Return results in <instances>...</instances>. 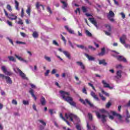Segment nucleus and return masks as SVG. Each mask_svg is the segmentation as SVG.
Masks as SVG:
<instances>
[{"instance_id": "412c9836", "label": "nucleus", "mask_w": 130, "mask_h": 130, "mask_svg": "<svg viewBox=\"0 0 130 130\" xmlns=\"http://www.w3.org/2000/svg\"><path fill=\"white\" fill-rule=\"evenodd\" d=\"M105 54V48H102L101 49V52L99 53L98 55L99 56H103Z\"/></svg>"}, {"instance_id": "58836bf2", "label": "nucleus", "mask_w": 130, "mask_h": 130, "mask_svg": "<svg viewBox=\"0 0 130 130\" xmlns=\"http://www.w3.org/2000/svg\"><path fill=\"white\" fill-rule=\"evenodd\" d=\"M126 118H130L129 112L127 110H126Z\"/></svg>"}, {"instance_id": "4c0bfd02", "label": "nucleus", "mask_w": 130, "mask_h": 130, "mask_svg": "<svg viewBox=\"0 0 130 130\" xmlns=\"http://www.w3.org/2000/svg\"><path fill=\"white\" fill-rule=\"evenodd\" d=\"M88 116L89 120H93V116L92 115V114L89 113L88 114Z\"/></svg>"}, {"instance_id": "aec40b11", "label": "nucleus", "mask_w": 130, "mask_h": 130, "mask_svg": "<svg viewBox=\"0 0 130 130\" xmlns=\"http://www.w3.org/2000/svg\"><path fill=\"white\" fill-rule=\"evenodd\" d=\"M60 2L63 5L62 7V9H64V10H66V9L68 8V3H67V2L63 1L62 0H60Z\"/></svg>"}, {"instance_id": "bf43d9fd", "label": "nucleus", "mask_w": 130, "mask_h": 130, "mask_svg": "<svg viewBox=\"0 0 130 130\" xmlns=\"http://www.w3.org/2000/svg\"><path fill=\"white\" fill-rule=\"evenodd\" d=\"M49 112L51 114V115H52L53 113H55V112H53V110L52 109H50L49 110Z\"/></svg>"}, {"instance_id": "20e7f679", "label": "nucleus", "mask_w": 130, "mask_h": 130, "mask_svg": "<svg viewBox=\"0 0 130 130\" xmlns=\"http://www.w3.org/2000/svg\"><path fill=\"white\" fill-rule=\"evenodd\" d=\"M4 12L5 14V16L9 19V20H11V21H15L18 19V16H16L14 13L8 14V12L6 9H4Z\"/></svg>"}, {"instance_id": "69168bd1", "label": "nucleus", "mask_w": 130, "mask_h": 130, "mask_svg": "<svg viewBox=\"0 0 130 130\" xmlns=\"http://www.w3.org/2000/svg\"><path fill=\"white\" fill-rule=\"evenodd\" d=\"M20 35L21 36H22V37H26V34L24 33V32H20Z\"/></svg>"}, {"instance_id": "8fccbe9b", "label": "nucleus", "mask_w": 130, "mask_h": 130, "mask_svg": "<svg viewBox=\"0 0 130 130\" xmlns=\"http://www.w3.org/2000/svg\"><path fill=\"white\" fill-rule=\"evenodd\" d=\"M47 12H48V13H49V14H52V11H51L50 7H47Z\"/></svg>"}, {"instance_id": "49530a36", "label": "nucleus", "mask_w": 130, "mask_h": 130, "mask_svg": "<svg viewBox=\"0 0 130 130\" xmlns=\"http://www.w3.org/2000/svg\"><path fill=\"white\" fill-rule=\"evenodd\" d=\"M110 106H111V102H110V101H109L106 105V107L107 108H109V107H110Z\"/></svg>"}, {"instance_id": "9b49d317", "label": "nucleus", "mask_w": 130, "mask_h": 130, "mask_svg": "<svg viewBox=\"0 0 130 130\" xmlns=\"http://www.w3.org/2000/svg\"><path fill=\"white\" fill-rule=\"evenodd\" d=\"M14 56H15V57L17 58L18 60H20V61H23V62H24L25 63H26V64H28V60H25L24 58H23V57L16 54L14 55Z\"/></svg>"}, {"instance_id": "864d4df0", "label": "nucleus", "mask_w": 130, "mask_h": 130, "mask_svg": "<svg viewBox=\"0 0 130 130\" xmlns=\"http://www.w3.org/2000/svg\"><path fill=\"white\" fill-rule=\"evenodd\" d=\"M17 24L19 25H23V20H22L21 19H19V21L17 22Z\"/></svg>"}, {"instance_id": "e2e57ef3", "label": "nucleus", "mask_w": 130, "mask_h": 130, "mask_svg": "<svg viewBox=\"0 0 130 130\" xmlns=\"http://www.w3.org/2000/svg\"><path fill=\"white\" fill-rule=\"evenodd\" d=\"M123 45H124V47H125V48H129L130 49V45L129 44H126L125 43V44H123Z\"/></svg>"}, {"instance_id": "bb28decb", "label": "nucleus", "mask_w": 130, "mask_h": 130, "mask_svg": "<svg viewBox=\"0 0 130 130\" xmlns=\"http://www.w3.org/2000/svg\"><path fill=\"white\" fill-rule=\"evenodd\" d=\"M99 64H103V66H107V62H105V59L99 60Z\"/></svg>"}, {"instance_id": "338daca9", "label": "nucleus", "mask_w": 130, "mask_h": 130, "mask_svg": "<svg viewBox=\"0 0 130 130\" xmlns=\"http://www.w3.org/2000/svg\"><path fill=\"white\" fill-rule=\"evenodd\" d=\"M50 71L49 70H47L46 72L45 73V76L47 77L48 76V74H49Z\"/></svg>"}, {"instance_id": "6e6552de", "label": "nucleus", "mask_w": 130, "mask_h": 130, "mask_svg": "<svg viewBox=\"0 0 130 130\" xmlns=\"http://www.w3.org/2000/svg\"><path fill=\"white\" fill-rule=\"evenodd\" d=\"M79 101H80V102H81V103H83V104H84V105H86V103H87V104H88L90 107H92V108L94 107V105L91 103V102H90V101H89L88 99H86L85 101H84V100L80 99Z\"/></svg>"}, {"instance_id": "4be33fe9", "label": "nucleus", "mask_w": 130, "mask_h": 130, "mask_svg": "<svg viewBox=\"0 0 130 130\" xmlns=\"http://www.w3.org/2000/svg\"><path fill=\"white\" fill-rule=\"evenodd\" d=\"M40 102L41 104L43 106H44V105H45V104H46V101L45 100V98H44V96H41L40 99Z\"/></svg>"}, {"instance_id": "a19ab883", "label": "nucleus", "mask_w": 130, "mask_h": 130, "mask_svg": "<svg viewBox=\"0 0 130 130\" xmlns=\"http://www.w3.org/2000/svg\"><path fill=\"white\" fill-rule=\"evenodd\" d=\"M30 13L31 9H30V7H28L27 9L26 10V13L29 16H30Z\"/></svg>"}, {"instance_id": "a878e982", "label": "nucleus", "mask_w": 130, "mask_h": 130, "mask_svg": "<svg viewBox=\"0 0 130 130\" xmlns=\"http://www.w3.org/2000/svg\"><path fill=\"white\" fill-rule=\"evenodd\" d=\"M8 58L10 61H13V62H16V61H17L16 58H15V57H14L13 56H8Z\"/></svg>"}, {"instance_id": "423d86ee", "label": "nucleus", "mask_w": 130, "mask_h": 130, "mask_svg": "<svg viewBox=\"0 0 130 130\" xmlns=\"http://www.w3.org/2000/svg\"><path fill=\"white\" fill-rule=\"evenodd\" d=\"M14 71L16 73H19V76L22 77V79H23L24 80H28V78L26 77V74L23 73L20 69L17 68L14 69Z\"/></svg>"}, {"instance_id": "c85d7f7f", "label": "nucleus", "mask_w": 130, "mask_h": 130, "mask_svg": "<svg viewBox=\"0 0 130 130\" xmlns=\"http://www.w3.org/2000/svg\"><path fill=\"white\" fill-rule=\"evenodd\" d=\"M15 4V9L17 11H20V8H19V2L16 0H14Z\"/></svg>"}, {"instance_id": "2f4dec72", "label": "nucleus", "mask_w": 130, "mask_h": 130, "mask_svg": "<svg viewBox=\"0 0 130 130\" xmlns=\"http://www.w3.org/2000/svg\"><path fill=\"white\" fill-rule=\"evenodd\" d=\"M76 127L77 130H82V125L79 123L76 124Z\"/></svg>"}, {"instance_id": "6ab92c4d", "label": "nucleus", "mask_w": 130, "mask_h": 130, "mask_svg": "<svg viewBox=\"0 0 130 130\" xmlns=\"http://www.w3.org/2000/svg\"><path fill=\"white\" fill-rule=\"evenodd\" d=\"M63 54L68 58L69 59H71L72 58V56H71V54L70 52H69L67 51H65L64 52H63Z\"/></svg>"}, {"instance_id": "3c124183", "label": "nucleus", "mask_w": 130, "mask_h": 130, "mask_svg": "<svg viewBox=\"0 0 130 130\" xmlns=\"http://www.w3.org/2000/svg\"><path fill=\"white\" fill-rule=\"evenodd\" d=\"M82 92L85 95H87L88 93L87 92V90H86V87H84L82 89Z\"/></svg>"}, {"instance_id": "dca6fc26", "label": "nucleus", "mask_w": 130, "mask_h": 130, "mask_svg": "<svg viewBox=\"0 0 130 130\" xmlns=\"http://www.w3.org/2000/svg\"><path fill=\"white\" fill-rule=\"evenodd\" d=\"M76 63L81 67V69H82V70L85 71V70L86 69V67H85V65H84V63H83V62L77 61Z\"/></svg>"}, {"instance_id": "b1692460", "label": "nucleus", "mask_w": 130, "mask_h": 130, "mask_svg": "<svg viewBox=\"0 0 130 130\" xmlns=\"http://www.w3.org/2000/svg\"><path fill=\"white\" fill-rule=\"evenodd\" d=\"M29 92L31 95V97H33L35 101H36V100H37V98L35 96V94H34V92H33V89L32 88L30 89Z\"/></svg>"}, {"instance_id": "774afa93", "label": "nucleus", "mask_w": 130, "mask_h": 130, "mask_svg": "<svg viewBox=\"0 0 130 130\" xmlns=\"http://www.w3.org/2000/svg\"><path fill=\"white\" fill-rule=\"evenodd\" d=\"M7 23L9 25L11 26L12 27V26H13V24H12V22H11L10 21H9V20L7 21Z\"/></svg>"}, {"instance_id": "4d7b16f0", "label": "nucleus", "mask_w": 130, "mask_h": 130, "mask_svg": "<svg viewBox=\"0 0 130 130\" xmlns=\"http://www.w3.org/2000/svg\"><path fill=\"white\" fill-rule=\"evenodd\" d=\"M120 15H121L122 19H125V14H124V13H123V12L120 13Z\"/></svg>"}, {"instance_id": "680f3d73", "label": "nucleus", "mask_w": 130, "mask_h": 130, "mask_svg": "<svg viewBox=\"0 0 130 130\" xmlns=\"http://www.w3.org/2000/svg\"><path fill=\"white\" fill-rule=\"evenodd\" d=\"M125 121L126 123H129L130 122V120L129 118H125Z\"/></svg>"}, {"instance_id": "de8ad7c7", "label": "nucleus", "mask_w": 130, "mask_h": 130, "mask_svg": "<svg viewBox=\"0 0 130 130\" xmlns=\"http://www.w3.org/2000/svg\"><path fill=\"white\" fill-rule=\"evenodd\" d=\"M17 44H23L26 45V42H20V41H16Z\"/></svg>"}, {"instance_id": "72a5a7b5", "label": "nucleus", "mask_w": 130, "mask_h": 130, "mask_svg": "<svg viewBox=\"0 0 130 130\" xmlns=\"http://www.w3.org/2000/svg\"><path fill=\"white\" fill-rule=\"evenodd\" d=\"M7 10L9 11V12H12V11H13V9H12V7H11V5H10V4H8L7 5L6 7Z\"/></svg>"}, {"instance_id": "0e129e2a", "label": "nucleus", "mask_w": 130, "mask_h": 130, "mask_svg": "<svg viewBox=\"0 0 130 130\" xmlns=\"http://www.w3.org/2000/svg\"><path fill=\"white\" fill-rule=\"evenodd\" d=\"M116 69H122V66L121 64H118L116 66Z\"/></svg>"}, {"instance_id": "13d9d810", "label": "nucleus", "mask_w": 130, "mask_h": 130, "mask_svg": "<svg viewBox=\"0 0 130 130\" xmlns=\"http://www.w3.org/2000/svg\"><path fill=\"white\" fill-rule=\"evenodd\" d=\"M7 39L9 41V42H10V43H11V44H12V45H14V42H13V40L10 39V38H7Z\"/></svg>"}, {"instance_id": "7ed1b4c3", "label": "nucleus", "mask_w": 130, "mask_h": 130, "mask_svg": "<svg viewBox=\"0 0 130 130\" xmlns=\"http://www.w3.org/2000/svg\"><path fill=\"white\" fill-rule=\"evenodd\" d=\"M65 117L67 118V119H68V118H70L71 121H74V119H75V120H77V122H80V118L77 116V115L71 113H66L65 114Z\"/></svg>"}, {"instance_id": "603ef678", "label": "nucleus", "mask_w": 130, "mask_h": 130, "mask_svg": "<svg viewBox=\"0 0 130 130\" xmlns=\"http://www.w3.org/2000/svg\"><path fill=\"white\" fill-rule=\"evenodd\" d=\"M61 39L63 41L64 44H67V40H66V38H64L62 35H61Z\"/></svg>"}, {"instance_id": "39448f33", "label": "nucleus", "mask_w": 130, "mask_h": 130, "mask_svg": "<svg viewBox=\"0 0 130 130\" xmlns=\"http://www.w3.org/2000/svg\"><path fill=\"white\" fill-rule=\"evenodd\" d=\"M95 114L99 119H101L102 122H103V123L106 122V117H107V116L105 114L101 115L99 112H96Z\"/></svg>"}, {"instance_id": "c03bdc74", "label": "nucleus", "mask_w": 130, "mask_h": 130, "mask_svg": "<svg viewBox=\"0 0 130 130\" xmlns=\"http://www.w3.org/2000/svg\"><path fill=\"white\" fill-rule=\"evenodd\" d=\"M85 33L87 36H89V37H91L92 36V34L88 30H86Z\"/></svg>"}, {"instance_id": "c756f323", "label": "nucleus", "mask_w": 130, "mask_h": 130, "mask_svg": "<svg viewBox=\"0 0 130 130\" xmlns=\"http://www.w3.org/2000/svg\"><path fill=\"white\" fill-rule=\"evenodd\" d=\"M105 27L108 30V32L111 31V26L109 24H105Z\"/></svg>"}, {"instance_id": "ea45409f", "label": "nucleus", "mask_w": 130, "mask_h": 130, "mask_svg": "<svg viewBox=\"0 0 130 130\" xmlns=\"http://www.w3.org/2000/svg\"><path fill=\"white\" fill-rule=\"evenodd\" d=\"M88 49H91V50H92L93 51H94V50H96V48L93 47V46H91V45L88 46Z\"/></svg>"}, {"instance_id": "052dcab7", "label": "nucleus", "mask_w": 130, "mask_h": 130, "mask_svg": "<svg viewBox=\"0 0 130 130\" xmlns=\"http://www.w3.org/2000/svg\"><path fill=\"white\" fill-rule=\"evenodd\" d=\"M12 104H14V105H17L18 104V102L16 100H13L12 102Z\"/></svg>"}, {"instance_id": "393cba45", "label": "nucleus", "mask_w": 130, "mask_h": 130, "mask_svg": "<svg viewBox=\"0 0 130 130\" xmlns=\"http://www.w3.org/2000/svg\"><path fill=\"white\" fill-rule=\"evenodd\" d=\"M116 75H117L115 76V78L116 79H120V78H121V71H117Z\"/></svg>"}, {"instance_id": "e433bc0d", "label": "nucleus", "mask_w": 130, "mask_h": 130, "mask_svg": "<svg viewBox=\"0 0 130 130\" xmlns=\"http://www.w3.org/2000/svg\"><path fill=\"white\" fill-rule=\"evenodd\" d=\"M99 96H100V97H101V98L103 101H105L106 100V98H105V97H104L103 96V95H102V94L99 93Z\"/></svg>"}, {"instance_id": "f03ea898", "label": "nucleus", "mask_w": 130, "mask_h": 130, "mask_svg": "<svg viewBox=\"0 0 130 130\" xmlns=\"http://www.w3.org/2000/svg\"><path fill=\"white\" fill-rule=\"evenodd\" d=\"M100 112H102V113H107L109 116V119H111V120H113V119H114V116H116L119 121H122V116L120 114L116 113L115 111H110L109 112H107L105 109H100Z\"/></svg>"}, {"instance_id": "a211bd4d", "label": "nucleus", "mask_w": 130, "mask_h": 130, "mask_svg": "<svg viewBox=\"0 0 130 130\" xmlns=\"http://www.w3.org/2000/svg\"><path fill=\"white\" fill-rule=\"evenodd\" d=\"M5 80L6 81L7 84H10V85H12L13 84V81H12V79L10 78L9 76L5 77Z\"/></svg>"}, {"instance_id": "f3484780", "label": "nucleus", "mask_w": 130, "mask_h": 130, "mask_svg": "<svg viewBox=\"0 0 130 130\" xmlns=\"http://www.w3.org/2000/svg\"><path fill=\"white\" fill-rule=\"evenodd\" d=\"M74 45H76L78 48H81V49H84V50L88 51V48H87V47H85L83 45H78L74 44Z\"/></svg>"}, {"instance_id": "f704fd0d", "label": "nucleus", "mask_w": 130, "mask_h": 130, "mask_svg": "<svg viewBox=\"0 0 130 130\" xmlns=\"http://www.w3.org/2000/svg\"><path fill=\"white\" fill-rule=\"evenodd\" d=\"M38 121L40 122L42 125H44V126H46V123L43 121V120H39Z\"/></svg>"}, {"instance_id": "5fc2aeb1", "label": "nucleus", "mask_w": 130, "mask_h": 130, "mask_svg": "<svg viewBox=\"0 0 130 130\" xmlns=\"http://www.w3.org/2000/svg\"><path fill=\"white\" fill-rule=\"evenodd\" d=\"M23 104L24 105H29V102L28 101H23Z\"/></svg>"}, {"instance_id": "7c9ffc66", "label": "nucleus", "mask_w": 130, "mask_h": 130, "mask_svg": "<svg viewBox=\"0 0 130 130\" xmlns=\"http://www.w3.org/2000/svg\"><path fill=\"white\" fill-rule=\"evenodd\" d=\"M36 7L38 10L39 9V7H42L43 10H44V6L42 5H40L39 2L36 3Z\"/></svg>"}, {"instance_id": "a18cd8bd", "label": "nucleus", "mask_w": 130, "mask_h": 130, "mask_svg": "<svg viewBox=\"0 0 130 130\" xmlns=\"http://www.w3.org/2000/svg\"><path fill=\"white\" fill-rule=\"evenodd\" d=\"M102 92L103 93V94H105L106 96H107L108 97H109V93H108L105 92V91H104V90L102 89Z\"/></svg>"}, {"instance_id": "ddd939ff", "label": "nucleus", "mask_w": 130, "mask_h": 130, "mask_svg": "<svg viewBox=\"0 0 130 130\" xmlns=\"http://www.w3.org/2000/svg\"><path fill=\"white\" fill-rule=\"evenodd\" d=\"M125 40H126V36L123 35L120 38V42L121 44H125Z\"/></svg>"}, {"instance_id": "79ce46f5", "label": "nucleus", "mask_w": 130, "mask_h": 130, "mask_svg": "<svg viewBox=\"0 0 130 130\" xmlns=\"http://www.w3.org/2000/svg\"><path fill=\"white\" fill-rule=\"evenodd\" d=\"M39 130H44V128H45V126L40 125H39Z\"/></svg>"}, {"instance_id": "37998d69", "label": "nucleus", "mask_w": 130, "mask_h": 130, "mask_svg": "<svg viewBox=\"0 0 130 130\" xmlns=\"http://www.w3.org/2000/svg\"><path fill=\"white\" fill-rule=\"evenodd\" d=\"M82 11L83 12V13H87V8H86V7L85 6L82 7Z\"/></svg>"}, {"instance_id": "09e8293b", "label": "nucleus", "mask_w": 130, "mask_h": 130, "mask_svg": "<svg viewBox=\"0 0 130 130\" xmlns=\"http://www.w3.org/2000/svg\"><path fill=\"white\" fill-rule=\"evenodd\" d=\"M52 44L55 45L56 46H59L58 43H57V42H56L55 40L53 41Z\"/></svg>"}, {"instance_id": "6e6d98bb", "label": "nucleus", "mask_w": 130, "mask_h": 130, "mask_svg": "<svg viewBox=\"0 0 130 130\" xmlns=\"http://www.w3.org/2000/svg\"><path fill=\"white\" fill-rule=\"evenodd\" d=\"M68 42L69 43V45L71 46L72 48H75V47H74V44H73V43H72V42H71V41H69Z\"/></svg>"}, {"instance_id": "1a4fd4ad", "label": "nucleus", "mask_w": 130, "mask_h": 130, "mask_svg": "<svg viewBox=\"0 0 130 130\" xmlns=\"http://www.w3.org/2000/svg\"><path fill=\"white\" fill-rule=\"evenodd\" d=\"M113 56H115V57H117V59L119 60V61H123V62H127V60H126V59L123 57V56L119 55L118 56H116L114 55H113Z\"/></svg>"}, {"instance_id": "f8f14e48", "label": "nucleus", "mask_w": 130, "mask_h": 130, "mask_svg": "<svg viewBox=\"0 0 130 130\" xmlns=\"http://www.w3.org/2000/svg\"><path fill=\"white\" fill-rule=\"evenodd\" d=\"M88 20L95 26L96 29H99L98 25H97V21H96V20H95V18H89Z\"/></svg>"}, {"instance_id": "cd10ccee", "label": "nucleus", "mask_w": 130, "mask_h": 130, "mask_svg": "<svg viewBox=\"0 0 130 130\" xmlns=\"http://www.w3.org/2000/svg\"><path fill=\"white\" fill-rule=\"evenodd\" d=\"M91 95L92 96V97L94 98V99L97 100V101H99V98L97 96V95H96V94H95V92L91 91Z\"/></svg>"}, {"instance_id": "f257e3e1", "label": "nucleus", "mask_w": 130, "mask_h": 130, "mask_svg": "<svg viewBox=\"0 0 130 130\" xmlns=\"http://www.w3.org/2000/svg\"><path fill=\"white\" fill-rule=\"evenodd\" d=\"M59 93L63 100H64V101H66V102L69 103L71 106L76 107V109L80 110V108L77 107V104L74 102V100L72 99V98L70 96L71 95L70 92L60 90Z\"/></svg>"}, {"instance_id": "4468645a", "label": "nucleus", "mask_w": 130, "mask_h": 130, "mask_svg": "<svg viewBox=\"0 0 130 130\" xmlns=\"http://www.w3.org/2000/svg\"><path fill=\"white\" fill-rule=\"evenodd\" d=\"M84 55L86 56V57H87L89 61H94L95 60V57L92 56H90L89 54L86 53H84Z\"/></svg>"}, {"instance_id": "c9c22d12", "label": "nucleus", "mask_w": 130, "mask_h": 130, "mask_svg": "<svg viewBox=\"0 0 130 130\" xmlns=\"http://www.w3.org/2000/svg\"><path fill=\"white\" fill-rule=\"evenodd\" d=\"M32 36L35 38L38 37V33L37 31H34L32 34Z\"/></svg>"}, {"instance_id": "2eb2a0df", "label": "nucleus", "mask_w": 130, "mask_h": 130, "mask_svg": "<svg viewBox=\"0 0 130 130\" xmlns=\"http://www.w3.org/2000/svg\"><path fill=\"white\" fill-rule=\"evenodd\" d=\"M102 83L104 85V88H109V89H113V87L110 86L109 84L105 82V80H102Z\"/></svg>"}, {"instance_id": "0eeeda50", "label": "nucleus", "mask_w": 130, "mask_h": 130, "mask_svg": "<svg viewBox=\"0 0 130 130\" xmlns=\"http://www.w3.org/2000/svg\"><path fill=\"white\" fill-rule=\"evenodd\" d=\"M114 13L112 11H110L109 14L107 15L108 19L110 21V22H114Z\"/></svg>"}, {"instance_id": "473e14b6", "label": "nucleus", "mask_w": 130, "mask_h": 130, "mask_svg": "<svg viewBox=\"0 0 130 130\" xmlns=\"http://www.w3.org/2000/svg\"><path fill=\"white\" fill-rule=\"evenodd\" d=\"M44 58L46 60H47V61H48L49 62H50V61H51V58H50V57L45 55Z\"/></svg>"}, {"instance_id": "5701e85b", "label": "nucleus", "mask_w": 130, "mask_h": 130, "mask_svg": "<svg viewBox=\"0 0 130 130\" xmlns=\"http://www.w3.org/2000/svg\"><path fill=\"white\" fill-rule=\"evenodd\" d=\"M65 29H66V30H67V31H68V32L69 33H70V34H74L75 32L73 30H72V29L70 28V27H69V26H68V25H66L64 26Z\"/></svg>"}, {"instance_id": "9d476101", "label": "nucleus", "mask_w": 130, "mask_h": 130, "mask_svg": "<svg viewBox=\"0 0 130 130\" xmlns=\"http://www.w3.org/2000/svg\"><path fill=\"white\" fill-rule=\"evenodd\" d=\"M2 70L4 74L7 75V76H12V75H13V73H12V72L7 71V68H6V67L5 66H3L2 67Z\"/></svg>"}]
</instances>
